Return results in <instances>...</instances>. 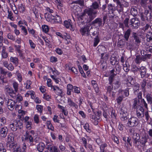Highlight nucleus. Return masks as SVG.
Instances as JSON below:
<instances>
[{
  "mask_svg": "<svg viewBox=\"0 0 152 152\" xmlns=\"http://www.w3.org/2000/svg\"><path fill=\"white\" fill-rule=\"evenodd\" d=\"M18 10L20 13H23L25 11V7L22 4H20L18 6Z\"/></svg>",
  "mask_w": 152,
  "mask_h": 152,
  "instance_id": "2f4dec72",
  "label": "nucleus"
},
{
  "mask_svg": "<svg viewBox=\"0 0 152 152\" xmlns=\"http://www.w3.org/2000/svg\"><path fill=\"white\" fill-rule=\"evenodd\" d=\"M92 23L93 24H96L99 26L102 25L101 19L100 18H97L94 20Z\"/></svg>",
  "mask_w": 152,
  "mask_h": 152,
  "instance_id": "7c9ffc66",
  "label": "nucleus"
},
{
  "mask_svg": "<svg viewBox=\"0 0 152 152\" xmlns=\"http://www.w3.org/2000/svg\"><path fill=\"white\" fill-rule=\"evenodd\" d=\"M71 22V20H65L64 22V24L66 28H69L71 30L73 31L74 30V28L72 27Z\"/></svg>",
  "mask_w": 152,
  "mask_h": 152,
  "instance_id": "4468645a",
  "label": "nucleus"
},
{
  "mask_svg": "<svg viewBox=\"0 0 152 152\" xmlns=\"http://www.w3.org/2000/svg\"><path fill=\"white\" fill-rule=\"evenodd\" d=\"M142 60L141 57L138 56H136L135 59V62L136 63L138 64L140 63Z\"/></svg>",
  "mask_w": 152,
  "mask_h": 152,
  "instance_id": "774afa93",
  "label": "nucleus"
},
{
  "mask_svg": "<svg viewBox=\"0 0 152 152\" xmlns=\"http://www.w3.org/2000/svg\"><path fill=\"white\" fill-rule=\"evenodd\" d=\"M51 88L58 95H60L62 93V90L57 86H53Z\"/></svg>",
  "mask_w": 152,
  "mask_h": 152,
  "instance_id": "9b49d317",
  "label": "nucleus"
},
{
  "mask_svg": "<svg viewBox=\"0 0 152 152\" xmlns=\"http://www.w3.org/2000/svg\"><path fill=\"white\" fill-rule=\"evenodd\" d=\"M45 148V144L42 142H39L37 146V150L39 152H42L44 150Z\"/></svg>",
  "mask_w": 152,
  "mask_h": 152,
  "instance_id": "5701e85b",
  "label": "nucleus"
},
{
  "mask_svg": "<svg viewBox=\"0 0 152 152\" xmlns=\"http://www.w3.org/2000/svg\"><path fill=\"white\" fill-rule=\"evenodd\" d=\"M110 62L113 65H115L118 63V61L115 57H111L110 59Z\"/></svg>",
  "mask_w": 152,
  "mask_h": 152,
  "instance_id": "c9c22d12",
  "label": "nucleus"
},
{
  "mask_svg": "<svg viewBox=\"0 0 152 152\" xmlns=\"http://www.w3.org/2000/svg\"><path fill=\"white\" fill-rule=\"evenodd\" d=\"M8 15H7V18L12 21L14 20V18L12 16L13 13L11 11L9 10H8Z\"/></svg>",
  "mask_w": 152,
  "mask_h": 152,
  "instance_id": "ea45409f",
  "label": "nucleus"
},
{
  "mask_svg": "<svg viewBox=\"0 0 152 152\" xmlns=\"http://www.w3.org/2000/svg\"><path fill=\"white\" fill-rule=\"evenodd\" d=\"M114 2H116L117 4V10L119 13L122 12L123 10V7L120 3L119 0H113Z\"/></svg>",
  "mask_w": 152,
  "mask_h": 152,
  "instance_id": "6ab92c4d",
  "label": "nucleus"
},
{
  "mask_svg": "<svg viewBox=\"0 0 152 152\" xmlns=\"http://www.w3.org/2000/svg\"><path fill=\"white\" fill-rule=\"evenodd\" d=\"M10 148L13 152H21V148L19 145L13 143L10 144Z\"/></svg>",
  "mask_w": 152,
  "mask_h": 152,
  "instance_id": "423d86ee",
  "label": "nucleus"
},
{
  "mask_svg": "<svg viewBox=\"0 0 152 152\" xmlns=\"http://www.w3.org/2000/svg\"><path fill=\"white\" fill-rule=\"evenodd\" d=\"M42 31L45 33H48L49 30L48 26L46 25H43L42 26Z\"/></svg>",
  "mask_w": 152,
  "mask_h": 152,
  "instance_id": "a18cd8bd",
  "label": "nucleus"
},
{
  "mask_svg": "<svg viewBox=\"0 0 152 152\" xmlns=\"http://www.w3.org/2000/svg\"><path fill=\"white\" fill-rule=\"evenodd\" d=\"M74 86L71 84H68L67 86L66 94L68 95H71V92L73 89Z\"/></svg>",
  "mask_w": 152,
  "mask_h": 152,
  "instance_id": "b1692460",
  "label": "nucleus"
},
{
  "mask_svg": "<svg viewBox=\"0 0 152 152\" xmlns=\"http://www.w3.org/2000/svg\"><path fill=\"white\" fill-rule=\"evenodd\" d=\"M22 126V124L20 122H17L15 121L10 124L9 128L12 130L15 131L18 128L20 127V128Z\"/></svg>",
  "mask_w": 152,
  "mask_h": 152,
  "instance_id": "20e7f679",
  "label": "nucleus"
},
{
  "mask_svg": "<svg viewBox=\"0 0 152 152\" xmlns=\"http://www.w3.org/2000/svg\"><path fill=\"white\" fill-rule=\"evenodd\" d=\"M4 103V100L2 98L0 97V114H1L3 112V110L2 108V106Z\"/></svg>",
  "mask_w": 152,
  "mask_h": 152,
  "instance_id": "603ef678",
  "label": "nucleus"
},
{
  "mask_svg": "<svg viewBox=\"0 0 152 152\" xmlns=\"http://www.w3.org/2000/svg\"><path fill=\"white\" fill-rule=\"evenodd\" d=\"M144 109L141 106H138L136 109L137 115L139 118H141L144 116Z\"/></svg>",
  "mask_w": 152,
  "mask_h": 152,
  "instance_id": "6e6552de",
  "label": "nucleus"
},
{
  "mask_svg": "<svg viewBox=\"0 0 152 152\" xmlns=\"http://www.w3.org/2000/svg\"><path fill=\"white\" fill-rule=\"evenodd\" d=\"M146 82L145 80H143L142 83L141 87L142 88V91L143 93L144 94H145V87L146 86Z\"/></svg>",
  "mask_w": 152,
  "mask_h": 152,
  "instance_id": "864d4df0",
  "label": "nucleus"
},
{
  "mask_svg": "<svg viewBox=\"0 0 152 152\" xmlns=\"http://www.w3.org/2000/svg\"><path fill=\"white\" fill-rule=\"evenodd\" d=\"M146 99L148 103L151 104L152 103V95L148 94L146 95Z\"/></svg>",
  "mask_w": 152,
  "mask_h": 152,
  "instance_id": "09e8293b",
  "label": "nucleus"
},
{
  "mask_svg": "<svg viewBox=\"0 0 152 152\" xmlns=\"http://www.w3.org/2000/svg\"><path fill=\"white\" fill-rule=\"evenodd\" d=\"M108 9L109 10H111L112 11H113L116 10L115 7L113 6L112 4H109L108 6Z\"/></svg>",
  "mask_w": 152,
  "mask_h": 152,
  "instance_id": "4d7b16f0",
  "label": "nucleus"
},
{
  "mask_svg": "<svg viewBox=\"0 0 152 152\" xmlns=\"http://www.w3.org/2000/svg\"><path fill=\"white\" fill-rule=\"evenodd\" d=\"M84 128L87 132L89 133L91 132V131L89 127V124L88 123L85 124L84 126Z\"/></svg>",
  "mask_w": 152,
  "mask_h": 152,
  "instance_id": "37998d69",
  "label": "nucleus"
},
{
  "mask_svg": "<svg viewBox=\"0 0 152 152\" xmlns=\"http://www.w3.org/2000/svg\"><path fill=\"white\" fill-rule=\"evenodd\" d=\"M90 26L91 25L90 24H88L87 26L80 29V31L82 35H88L89 34L90 31L89 28Z\"/></svg>",
  "mask_w": 152,
  "mask_h": 152,
  "instance_id": "39448f33",
  "label": "nucleus"
},
{
  "mask_svg": "<svg viewBox=\"0 0 152 152\" xmlns=\"http://www.w3.org/2000/svg\"><path fill=\"white\" fill-rule=\"evenodd\" d=\"M49 69L52 72L53 74L54 75V76H56V75H58L59 74V72L55 68H54V69H53L52 68L50 67Z\"/></svg>",
  "mask_w": 152,
  "mask_h": 152,
  "instance_id": "5fc2aeb1",
  "label": "nucleus"
},
{
  "mask_svg": "<svg viewBox=\"0 0 152 152\" xmlns=\"http://www.w3.org/2000/svg\"><path fill=\"white\" fill-rule=\"evenodd\" d=\"M55 17L54 15H53L51 14H48L47 15V16L46 17V20L52 23H54V19Z\"/></svg>",
  "mask_w": 152,
  "mask_h": 152,
  "instance_id": "dca6fc26",
  "label": "nucleus"
},
{
  "mask_svg": "<svg viewBox=\"0 0 152 152\" xmlns=\"http://www.w3.org/2000/svg\"><path fill=\"white\" fill-rule=\"evenodd\" d=\"M147 39L148 41L150 42L152 41V33L149 32L146 35Z\"/></svg>",
  "mask_w": 152,
  "mask_h": 152,
  "instance_id": "e433bc0d",
  "label": "nucleus"
},
{
  "mask_svg": "<svg viewBox=\"0 0 152 152\" xmlns=\"http://www.w3.org/2000/svg\"><path fill=\"white\" fill-rule=\"evenodd\" d=\"M128 125L130 127L137 126L139 124V121L136 117H132L130 118L128 122Z\"/></svg>",
  "mask_w": 152,
  "mask_h": 152,
  "instance_id": "7ed1b4c3",
  "label": "nucleus"
},
{
  "mask_svg": "<svg viewBox=\"0 0 152 152\" xmlns=\"http://www.w3.org/2000/svg\"><path fill=\"white\" fill-rule=\"evenodd\" d=\"M16 73L18 78V80L19 82H21L22 80V77L21 75L18 72V71H17Z\"/></svg>",
  "mask_w": 152,
  "mask_h": 152,
  "instance_id": "13d9d810",
  "label": "nucleus"
},
{
  "mask_svg": "<svg viewBox=\"0 0 152 152\" xmlns=\"http://www.w3.org/2000/svg\"><path fill=\"white\" fill-rule=\"evenodd\" d=\"M119 92L121 94H123V93H124V96H128L129 95V88H127L125 90H120Z\"/></svg>",
  "mask_w": 152,
  "mask_h": 152,
  "instance_id": "c85d7f7f",
  "label": "nucleus"
},
{
  "mask_svg": "<svg viewBox=\"0 0 152 152\" xmlns=\"http://www.w3.org/2000/svg\"><path fill=\"white\" fill-rule=\"evenodd\" d=\"M42 38L46 43V45L48 46H49L50 45V42L48 38L45 36H42Z\"/></svg>",
  "mask_w": 152,
  "mask_h": 152,
  "instance_id": "3c124183",
  "label": "nucleus"
},
{
  "mask_svg": "<svg viewBox=\"0 0 152 152\" xmlns=\"http://www.w3.org/2000/svg\"><path fill=\"white\" fill-rule=\"evenodd\" d=\"M63 38L65 39V43L66 44H69L70 42V41L71 40V39L69 34H68L66 33H65L64 34V38Z\"/></svg>",
  "mask_w": 152,
  "mask_h": 152,
  "instance_id": "aec40b11",
  "label": "nucleus"
},
{
  "mask_svg": "<svg viewBox=\"0 0 152 152\" xmlns=\"http://www.w3.org/2000/svg\"><path fill=\"white\" fill-rule=\"evenodd\" d=\"M133 79L131 76H129L127 78L126 80V83L129 86H130L132 84V82L133 81Z\"/></svg>",
  "mask_w": 152,
  "mask_h": 152,
  "instance_id": "58836bf2",
  "label": "nucleus"
},
{
  "mask_svg": "<svg viewBox=\"0 0 152 152\" xmlns=\"http://www.w3.org/2000/svg\"><path fill=\"white\" fill-rule=\"evenodd\" d=\"M18 113L19 114L18 116H20V118H21L22 116L24 115L26 113L25 111L21 110H18Z\"/></svg>",
  "mask_w": 152,
  "mask_h": 152,
  "instance_id": "0e129e2a",
  "label": "nucleus"
},
{
  "mask_svg": "<svg viewBox=\"0 0 152 152\" xmlns=\"http://www.w3.org/2000/svg\"><path fill=\"white\" fill-rule=\"evenodd\" d=\"M36 108L38 112L41 113L42 112L43 110V106L40 105H37Z\"/></svg>",
  "mask_w": 152,
  "mask_h": 152,
  "instance_id": "8fccbe9b",
  "label": "nucleus"
},
{
  "mask_svg": "<svg viewBox=\"0 0 152 152\" xmlns=\"http://www.w3.org/2000/svg\"><path fill=\"white\" fill-rule=\"evenodd\" d=\"M113 87L112 86H109L107 88V93L111 95L113 97L115 95V92L112 91L113 89Z\"/></svg>",
  "mask_w": 152,
  "mask_h": 152,
  "instance_id": "f704fd0d",
  "label": "nucleus"
},
{
  "mask_svg": "<svg viewBox=\"0 0 152 152\" xmlns=\"http://www.w3.org/2000/svg\"><path fill=\"white\" fill-rule=\"evenodd\" d=\"M46 125L48 129H50L52 131H53L54 130V127L52 126V124H51V122L50 121H48L46 122Z\"/></svg>",
  "mask_w": 152,
  "mask_h": 152,
  "instance_id": "a19ab883",
  "label": "nucleus"
},
{
  "mask_svg": "<svg viewBox=\"0 0 152 152\" xmlns=\"http://www.w3.org/2000/svg\"><path fill=\"white\" fill-rule=\"evenodd\" d=\"M139 86L138 85L134 86L133 87V89L134 90V93L135 94H137V93L139 92Z\"/></svg>",
  "mask_w": 152,
  "mask_h": 152,
  "instance_id": "6e6d98bb",
  "label": "nucleus"
},
{
  "mask_svg": "<svg viewBox=\"0 0 152 152\" xmlns=\"http://www.w3.org/2000/svg\"><path fill=\"white\" fill-rule=\"evenodd\" d=\"M43 98L46 100L49 101L51 99V96L47 94H43Z\"/></svg>",
  "mask_w": 152,
  "mask_h": 152,
  "instance_id": "680f3d73",
  "label": "nucleus"
},
{
  "mask_svg": "<svg viewBox=\"0 0 152 152\" xmlns=\"http://www.w3.org/2000/svg\"><path fill=\"white\" fill-rule=\"evenodd\" d=\"M129 24L131 26L137 27L140 25V21L136 18H132L130 20Z\"/></svg>",
  "mask_w": 152,
  "mask_h": 152,
  "instance_id": "0eeeda50",
  "label": "nucleus"
},
{
  "mask_svg": "<svg viewBox=\"0 0 152 152\" xmlns=\"http://www.w3.org/2000/svg\"><path fill=\"white\" fill-rule=\"evenodd\" d=\"M67 104L68 106L72 107H74L77 109L78 107V105L69 97L67 98Z\"/></svg>",
  "mask_w": 152,
  "mask_h": 152,
  "instance_id": "f8f14e48",
  "label": "nucleus"
},
{
  "mask_svg": "<svg viewBox=\"0 0 152 152\" xmlns=\"http://www.w3.org/2000/svg\"><path fill=\"white\" fill-rule=\"evenodd\" d=\"M97 12L94 11L91 8H88L86 9L80 15V18L82 19H87L88 18V17L86 14L88 16L89 21H91L96 17V15Z\"/></svg>",
  "mask_w": 152,
  "mask_h": 152,
  "instance_id": "f257e3e1",
  "label": "nucleus"
},
{
  "mask_svg": "<svg viewBox=\"0 0 152 152\" xmlns=\"http://www.w3.org/2000/svg\"><path fill=\"white\" fill-rule=\"evenodd\" d=\"M5 47L4 46H3L1 53L2 58H6L8 56V54L5 52Z\"/></svg>",
  "mask_w": 152,
  "mask_h": 152,
  "instance_id": "393cba45",
  "label": "nucleus"
},
{
  "mask_svg": "<svg viewBox=\"0 0 152 152\" xmlns=\"http://www.w3.org/2000/svg\"><path fill=\"white\" fill-rule=\"evenodd\" d=\"M131 30L130 29H128L124 34V38L126 40H128L129 36L130 34Z\"/></svg>",
  "mask_w": 152,
  "mask_h": 152,
  "instance_id": "72a5a7b5",
  "label": "nucleus"
},
{
  "mask_svg": "<svg viewBox=\"0 0 152 152\" xmlns=\"http://www.w3.org/2000/svg\"><path fill=\"white\" fill-rule=\"evenodd\" d=\"M25 124L27 129H31L32 122L31 121L26 122L25 123Z\"/></svg>",
  "mask_w": 152,
  "mask_h": 152,
  "instance_id": "052dcab7",
  "label": "nucleus"
},
{
  "mask_svg": "<svg viewBox=\"0 0 152 152\" xmlns=\"http://www.w3.org/2000/svg\"><path fill=\"white\" fill-rule=\"evenodd\" d=\"M73 92L77 94H79L80 92V88L76 86H74Z\"/></svg>",
  "mask_w": 152,
  "mask_h": 152,
  "instance_id": "79ce46f5",
  "label": "nucleus"
},
{
  "mask_svg": "<svg viewBox=\"0 0 152 152\" xmlns=\"http://www.w3.org/2000/svg\"><path fill=\"white\" fill-rule=\"evenodd\" d=\"M25 95L26 97H28L30 95L32 99H34L35 97V92L32 90L27 91Z\"/></svg>",
  "mask_w": 152,
  "mask_h": 152,
  "instance_id": "a211bd4d",
  "label": "nucleus"
},
{
  "mask_svg": "<svg viewBox=\"0 0 152 152\" xmlns=\"http://www.w3.org/2000/svg\"><path fill=\"white\" fill-rule=\"evenodd\" d=\"M14 140L13 134L12 133L10 134L7 137V140L9 142H11Z\"/></svg>",
  "mask_w": 152,
  "mask_h": 152,
  "instance_id": "4c0bfd02",
  "label": "nucleus"
},
{
  "mask_svg": "<svg viewBox=\"0 0 152 152\" xmlns=\"http://www.w3.org/2000/svg\"><path fill=\"white\" fill-rule=\"evenodd\" d=\"M66 68L68 69L69 70H70L71 71L73 72L75 74H77L78 72V71L77 69L75 68V67H73L72 68H70V67L67 66H66Z\"/></svg>",
  "mask_w": 152,
  "mask_h": 152,
  "instance_id": "c03bdc74",
  "label": "nucleus"
},
{
  "mask_svg": "<svg viewBox=\"0 0 152 152\" xmlns=\"http://www.w3.org/2000/svg\"><path fill=\"white\" fill-rule=\"evenodd\" d=\"M114 69H113L110 71V77L109 78V83L111 84L113 83V77L117 74Z\"/></svg>",
  "mask_w": 152,
  "mask_h": 152,
  "instance_id": "2eb2a0df",
  "label": "nucleus"
},
{
  "mask_svg": "<svg viewBox=\"0 0 152 152\" xmlns=\"http://www.w3.org/2000/svg\"><path fill=\"white\" fill-rule=\"evenodd\" d=\"M91 7L94 9H97L99 8V5L97 2H94L92 4Z\"/></svg>",
  "mask_w": 152,
  "mask_h": 152,
  "instance_id": "bf43d9fd",
  "label": "nucleus"
},
{
  "mask_svg": "<svg viewBox=\"0 0 152 152\" xmlns=\"http://www.w3.org/2000/svg\"><path fill=\"white\" fill-rule=\"evenodd\" d=\"M128 113L126 111L122 109L120 112V117L122 121H124L128 118Z\"/></svg>",
  "mask_w": 152,
  "mask_h": 152,
  "instance_id": "1a4fd4ad",
  "label": "nucleus"
},
{
  "mask_svg": "<svg viewBox=\"0 0 152 152\" xmlns=\"http://www.w3.org/2000/svg\"><path fill=\"white\" fill-rule=\"evenodd\" d=\"M140 71L141 73V75L142 78L145 77L146 74V69L144 66H141L140 68Z\"/></svg>",
  "mask_w": 152,
  "mask_h": 152,
  "instance_id": "a878e982",
  "label": "nucleus"
},
{
  "mask_svg": "<svg viewBox=\"0 0 152 152\" xmlns=\"http://www.w3.org/2000/svg\"><path fill=\"white\" fill-rule=\"evenodd\" d=\"M78 67L79 68V71H80V74H81V75L84 77H86V75H85V73L84 72L81 66H78Z\"/></svg>",
  "mask_w": 152,
  "mask_h": 152,
  "instance_id": "e2e57ef3",
  "label": "nucleus"
},
{
  "mask_svg": "<svg viewBox=\"0 0 152 152\" xmlns=\"http://www.w3.org/2000/svg\"><path fill=\"white\" fill-rule=\"evenodd\" d=\"M44 80H47V85L48 87H51V88L53 86L52 85V82L51 80L49 78H48L46 76H44Z\"/></svg>",
  "mask_w": 152,
  "mask_h": 152,
  "instance_id": "4be33fe9",
  "label": "nucleus"
},
{
  "mask_svg": "<svg viewBox=\"0 0 152 152\" xmlns=\"http://www.w3.org/2000/svg\"><path fill=\"white\" fill-rule=\"evenodd\" d=\"M32 83V82L29 80H28L26 81V83L25 84L26 85V88L28 89H31V85Z\"/></svg>",
  "mask_w": 152,
  "mask_h": 152,
  "instance_id": "de8ad7c7",
  "label": "nucleus"
},
{
  "mask_svg": "<svg viewBox=\"0 0 152 152\" xmlns=\"http://www.w3.org/2000/svg\"><path fill=\"white\" fill-rule=\"evenodd\" d=\"M22 139L23 140L29 141L30 142L32 143L34 141L37 142L39 139V138L36 137L35 138H33V137L31 135H30L28 131L26 132V134L22 137Z\"/></svg>",
  "mask_w": 152,
  "mask_h": 152,
  "instance_id": "f03ea898",
  "label": "nucleus"
},
{
  "mask_svg": "<svg viewBox=\"0 0 152 152\" xmlns=\"http://www.w3.org/2000/svg\"><path fill=\"white\" fill-rule=\"evenodd\" d=\"M8 132V129L6 126L2 128L0 130V135L1 137H5Z\"/></svg>",
  "mask_w": 152,
  "mask_h": 152,
  "instance_id": "ddd939ff",
  "label": "nucleus"
},
{
  "mask_svg": "<svg viewBox=\"0 0 152 152\" xmlns=\"http://www.w3.org/2000/svg\"><path fill=\"white\" fill-rule=\"evenodd\" d=\"M129 65L127 61H126L125 64H123V69L126 72H128L129 70Z\"/></svg>",
  "mask_w": 152,
  "mask_h": 152,
  "instance_id": "c756f323",
  "label": "nucleus"
},
{
  "mask_svg": "<svg viewBox=\"0 0 152 152\" xmlns=\"http://www.w3.org/2000/svg\"><path fill=\"white\" fill-rule=\"evenodd\" d=\"M138 106H140L139 105V100L136 98L134 99V102L133 104V107L134 109L138 108Z\"/></svg>",
  "mask_w": 152,
  "mask_h": 152,
  "instance_id": "cd10ccee",
  "label": "nucleus"
},
{
  "mask_svg": "<svg viewBox=\"0 0 152 152\" xmlns=\"http://www.w3.org/2000/svg\"><path fill=\"white\" fill-rule=\"evenodd\" d=\"M8 108L10 110H12L15 105V102L13 100L9 99L7 102Z\"/></svg>",
  "mask_w": 152,
  "mask_h": 152,
  "instance_id": "9d476101",
  "label": "nucleus"
},
{
  "mask_svg": "<svg viewBox=\"0 0 152 152\" xmlns=\"http://www.w3.org/2000/svg\"><path fill=\"white\" fill-rule=\"evenodd\" d=\"M7 91L9 93L10 95L13 98L16 97V92L11 88H7Z\"/></svg>",
  "mask_w": 152,
  "mask_h": 152,
  "instance_id": "f3484780",
  "label": "nucleus"
},
{
  "mask_svg": "<svg viewBox=\"0 0 152 152\" xmlns=\"http://www.w3.org/2000/svg\"><path fill=\"white\" fill-rule=\"evenodd\" d=\"M18 84L15 81H14L12 83V86L15 92H17L18 90Z\"/></svg>",
  "mask_w": 152,
  "mask_h": 152,
  "instance_id": "473e14b6",
  "label": "nucleus"
},
{
  "mask_svg": "<svg viewBox=\"0 0 152 152\" xmlns=\"http://www.w3.org/2000/svg\"><path fill=\"white\" fill-rule=\"evenodd\" d=\"M29 44L30 45L31 48L32 49H34L35 47V44L33 42L31 39H29L28 40Z\"/></svg>",
  "mask_w": 152,
  "mask_h": 152,
  "instance_id": "69168bd1",
  "label": "nucleus"
},
{
  "mask_svg": "<svg viewBox=\"0 0 152 152\" xmlns=\"http://www.w3.org/2000/svg\"><path fill=\"white\" fill-rule=\"evenodd\" d=\"M34 121L35 123L38 124L39 122V115L37 114H35L33 117Z\"/></svg>",
  "mask_w": 152,
  "mask_h": 152,
  "instance_id": "49530a36",
  "label": "nucleus"
},
{
  "mask_svg": "<svg viewBox=\"0 0 152 152\" xmlns=\"http://www.w3.org/2000/svg\"><path fill=\"white\" fill-rule=\"evenodd\" d=\"M10 61L16 66H17L18 64V58L15 57L11 56L10 59Z\"/></svg>",
  "mask_w": 152,
  "mask_h": 152,
  "instance_id": "bb28decb",
  "label": "nucleus"
},
{
  "mask_svg": "<svg viewBox=\"0 0 152 152\" xmlns=\"http://www.w3.org/2000/svg\"><path fill=\"white\" fill-rule=\"evenodd\" d=\"M132 137L134 140V143L136 144L137 145H139L138 140L140 137L139 134H138L135 133L134 134Z\"/></svg>",
  "mask_w": 152,
  "mask_h": 152,
  "instance_id": "412c9836",
  "label": "nucleus"
},
{
  "mask_svg": "<svg viewBox=\"0 0 152 152\" xmlns=\"http://www.w3.org/2000/svg\"><path fill=\"white\" fill-rule=\"evenodd\" d=\"M99 42V39L98 37H96L94 38V47L96 46Z\"/></svg>",
  "mask_w": 152,
  "mask_h": 152,
  "instance_id": "338daca9",
  "label": "nucleus"
}]
</instances>
